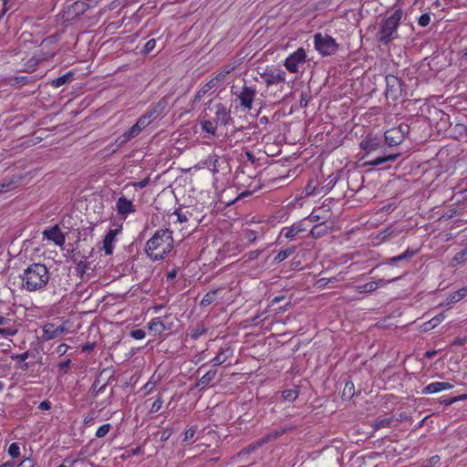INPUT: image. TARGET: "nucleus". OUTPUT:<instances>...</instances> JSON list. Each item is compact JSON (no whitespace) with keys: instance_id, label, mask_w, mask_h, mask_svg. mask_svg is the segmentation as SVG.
<instances>
[{"instance_id":"43","label":"nucleus","mask_w":467,"mask_h":467,"mask_svg":"<svg viewBox=\"0 0 467 467\" xmlns=\"http://www.w3.org/2000/svg\"><path fill=\"white\" fill-rule=\"evenodd\" d=\"M196 429L193 427L189 428L184 432L183 441H190L195 435Z\"/></svg>"},{"instance_id":"18","label":"nucleus","mask_w":467,"mask_h":467,"mask_svg":"<svg viewBox=\"0 0 467 467\" xmlns=\"http://www.w3.org/2000/svg\"><path fill=\"white\" fill-rule=\"evenodd\" d=\"M169 317L165 316L163 318L161 317H155L152 318L149 323V329L154 334V335H161L164 331L171 329V324H166L164 322L165 319H168Z\"/></svg>"},{"instance_id":"1","label":"nucleus","mask_w":467,"mask_h":467,"mask_svg":"<svg viewBox=\"0 0 467 467\" xmlns=\"http://www.w3.org/2000/svg\"><path fill=\"white\" fill-rule=\"evenodd\" d=\"M50 279V273L44 264L28 265L21 275L22 287L29 292L44 291Z\"/></svg>"},{"instance_id":"42","label":"nucleus","mask_w":467,"mask_h":467,"mask_svg":"<svg viewBox=\"0 0 467 467\" xmlns=\"http://www.w3.org/2000/svg\"><path fill=\"white\" fill-rule=\"evenodd\" d=\"M156 47V40L155 39H150L146 42V44L144 45V47H143V52L144 53H150V51H152Z\"/></svg>"},{"instance_id":"14","label":"nucleus","mask_w":467,"mask_h":467,"mask_svg":"<svg viewBox=\"0 0 467 467\" xmlns=\"http://www.w3.org/2000/svg\"><path fill=\"white\" fill-rule=\"evenodd\" d=\"M223 161L215 154L209 155L205 160L201 161L198 163L199 168H206L211 171L213 174L220 171L221 163Z\"/></svg>"},{"instance_id":"15","label":"nucleus","mask_w":467,"mask_h":467,"mask_svg":"<svg viewBox=\"0 0 467 467\" xmlns=\"http://www.w3.org/2000/svg\"><path fill=\"white\" fill-rule=\"evenodd\" d=\"M306 231V227L303 221L296 222L289 227H283L280 235L286 239L294 240L300 233Z\"/></svg>"},{"instance_id":"37","label":"nucleus","mask_w":467,"mask_h":467,"mask_svg":"<svg viewBox=\"0 0 467 467\" xmlns=\"http://www.w3.org/2000/svg\"><path fill=\"white\" fill-rule=\"evenodd\" d=\"M414 254L415 253L413 251H410V250L408 249L404 253L390 258V261L394 262V263L395 262H399V261H401V260H403L405 258H408V257H410V256L414 255Z\"/></svg>"},{"instance_id":"51","label":"nucleus","mask_w":467,"mask_h":467,"mask_svg":"<svg viewBox=\"0 0 467 467\" xmlns=\"http://www.w3.org/2000/svg\"><path fill=\"white\" fill-rule=\"evenodd\" d=\"M204 333V329L202 328H198V329H195L192 332L191 336L192 337H193L194 339L198 338L201 335H202Z\"/></svg>"},{"instance_id":"47","label":"nucleus","mask_w":467,"mask_h":467,"mask_svg":"<svg viewBox=\"0 0 467 467\" xmlns=\"http://www.w3.org/2000/svg\"><path fill=\"white\" fill-rule=\"evenodd\" d=\"M87 269V262L86 261H80L77 265V271L80 275H83Z\"/></svg>"},{"instance_id":"29","label":"nucleus","mask_w":467,"mask_h":467,"mask_svg":"<svg viewBox=\"0 0 467 467\" xmlns=\"http://www.w3.org/2000/svg\"><path fill=\"white\" fill-rule=\"evenodd\" d=\"M295 247L281 250L275 257V262L280 263L290 256L295 252Z\"/></svg>"},{"instance_id":"44","label":"nucleus","mask_w":467,"mask_h":467,"mask_svg":"<svg viewBox=\"0 0 467 467\" xmlns=\"http://www.w3.org/2000/svg\"><path fill=\"white\" fill-rule=\"evenodd\" d=\"M130 335L135 339H143L146 336V333L143 329H135L130 332Z\"/></svg>"},{"instance_id":"4","label":"nucleus","mask_w":467,"mask_h":467,"mask_svg":"<svg viewBox=\"0 0 467 467\" xmlns=\"http://www.w3.org/2000/svg\"><path fill=\"white\" fill-rule=\"evenodd\" d=\"M314 46L316 50L322 57L335 55L338 50V44L336 39L327 34L317 33L314 36Z\"/></svg>"},{"instance_id":"3","label":"nucleus","mask_w":467,"mask_h":467,"mask_svg":"<svg viewBox=\"0 0 467 467\" xmlns=\"http://www.w3.org/2000/svg\"><path fill=\"white\" fill-rule=\"evenodd\" d=\"M402 16V10L397 9L390 16L382 21L377 35V38L380 43L388 45L392 40L398 38V27Z\"/></svg>"},{"instance_id":"63","label":"nucleus","mask_w":467,"mask_h":467,"mask_svg":"<svg viewBox=\"0 0 467 467\" xmlns=\"http://www.w3.org/2000/svg\"><path fill=\"white\" fill-rule=\"evenodd\" d=\"M5 185H0V192H4Z\"/></svg>"},{"instance_id":"48","label":"nucleus","mask_w":467,"mask_h":467,"mask_svg":"<svg viewBox=\"0 0 467 467\" xmlns=\"http://www.w3.org/2000/svg\"><path fill=\"white\" fill-rule=\"evenodd\" d=\"M149 182H150V179L149 178H145L142 181L134 182L133 185L135 187H137V188L142 189V188L146 187L149 184Z\"/></svg>"},{"instance_id":"2","label":"nucleus","mask_w":467,"mask_h":467,"mask_svg":"<svg viewBox=\"0 0 467 467\" xmlns=\"http://www.w3.org/2000/svg\"><path fill=\"white\" fill-rule=\"evenodd\" d=\"M173 248L171 232L168 229H160L148 240L145 252L154 261L163 259Z\"/></svg>"},{"instance_id":"40","label":"nucleus","mask_w":467,"mask_h":467,"mask_svg":"<svg viewBox=\"0 0 467 467\" xmlns=\"http://www.w3.org/2000/svg\"><path fill=\"white\" fill-rule=\"evenodd\" d=\"M161 406H162V400L159 397L155 401H153V403L151 404L150 406V413H156L158 412L161 409Z\"/></svg>"},{"instance_id":"6","label":"nucleus","mask_w":467,"mask_h":467,"mask_svg":"<svg viewBox=\"0 0 467 467\" xmlns=\"http://www.w3.org/2000/svg\"><path fill=\"white\" fill-rule=\"evenodd\" d=\"M306 62V52L303 47L291 53L284 61V66L291 73H299Z\"/></svg>"},{"instance_id":"38","label":"nucleus","mask_w":467,"mask_h":467,"mask_svg":"<svg viewBox=\"0 0 467 467\" xmlns=\"http://www.w3.org/2000/svg\"><path fill=\"white\" fill-rule=\"evenodd\" d=\"M228 72L229 71H221L214 78H213L211 79V81H214V85H215V87H217L219 84L223 82V80L225 79L226 75L228 74Z\"/></svg>"},{"instance_id":"41","label":"nucleus","mask_w":467,"mask_h":467,"mask_svg":"<svg viewBox=\"0 0 467 467\" xmlns=\"http://www.w3.org/2000/svg\"><path fill=\"white\" fill-rule=\"evenodd\" d=\"M466 259H467V251L462 250L455 254L453 261L456 262L457 264H461V263L464 262Z\"/></svg>"},{"instance_id":"46","label":"nucleus","mask_w":467,"mask_h":467,"mask_svg":"<svg viewBox=\"0 0 467 467\" xmlns=\"http://www.w3.org/2000/svg\"><path fill=\"white\" fill-rule=\"evenodd\" d=\"M35 466V463L33 462L32 459L30 458H26L25 460H23L17 467H34Z\"/></svg>"},{"instance_id":"27","label":"nucleus","mask_w":467,"mask_h":467,"mask_svg":"<svg viewBox=\"0 0 467 467\" xmlns=\"http://www.w3.org/2000/svg\"><path fill=\"white\" fill-rule=\"evenodd\" d=\"M202 130L213 137L216 136L217 124L213 120H203L201 123Z\"/></svg>"},{"instance_id":"24","label":"nucleus","mask_w":467,"mask_h":467,"mask_svg":"<svg viewBox=\"0 0 467 467\" xmlns=\"http://www.w3.org/2000/svg\"><path fill=\"white\" fill-rule=\"evenodd\" d=\"M379 145L377 140L370 137H367L360 142V148L368 152L377 150Z\"/></svg>"},{"instance_id":"52","label":"nucleus","mask_w":467,"mask_h":467,"mask_svg":"<svg viewBox=\"0 0 467 467\" xmlns=\"http://www.w3.org/2000/svg\"><path fill=\"white\" fill-rule=\"evenodd\" d=\"M443 319H444V316L440 315V316L433 317L431 321L433 322V326H435L437 323L441 322Z\"/></svg>"},{"instance_id":"45","label":"nucleus","mask_w":467,"mask_h":467,"mask_svg":"<svg viewBox=\"0 0 467 467\" xmlns=\"http://www.w3.org/2000/svg\"><path fill=\"white\" fill-rule=\"evenodd\" d=\"M244 238L249 242L253 243L256 240V233L253 230H247L244 233Z\"/></svg>"},{"instance_id":"58","label":"nucleus","mask_w":467,"mask_h":467,"mask_svg":"<svg viewBox=\"0 0 467 467\" xmlns=\"http://www.w3.org/2000/svg\"><path fill=\"white\" fill-rule=\"evenodd\" d=\"M436 354L435 351H428L426 352V357H428L429 358H432L434 355Z\"/></svg>"},{"instance_id":"8","label":"nucleus","mask_w":467,"mask_h":467,"mask_svg":"<svg viewBox=\"0 0 467 467\" xmlns=\"http://www.w3.org/2000/svg\"><path fill=\"white\" fill-rule=\"evenodd\" d=\"M408 132V127H393L385 132V140L388 145L389 146H396L400 144L404 138L406 133Z\"/></svg>"},{"instance_id":"49","label":"nucleus","mask_w":467,"mask_h":467,"mask_svg":"<svg viewBox=\"0 0 467 467\" xmlns=\"http://www.w3.org/2000/svg\"><path fill=\"white\" fill-rule=\"evenodd\" d=\"M38 408L42 410H48L51 409V403L48 400L42 401Z\"/></svg>"},{"instance_id":"16","label":"nucleus","mask_w":467,"mask_h":467,"mask_svg":"<svg viewBox=\"0 0 467 467\" xmlns=\"http://www.w3.org/2000/svg\"><path fill=\"white\" fill-rule=\"evenodd\" d=\"M398 279H399V277L392 278L390 280H385V279L381 278V279H379L376 281H371V282L366 283L364 285H358L357 287V290L359 293H370V292L377 290L379 287L385 286L388 284L394 282Z\"/></svg>"},{"instance_id":"21","label":"nucleus","mask_w":467,"mask_h":467,"mask_svg":"<svg viewBox=\"0 0 467 467\" xmlns=\"http://www.w3.org/2000/svg\"><path fill=\"white\" fill-rule=\"evenodd\" d=\"M10 320L5 317L0 316V336L13 337L16 334L17 330L7 327Z\"/></svg>"},{"instance_id":"12","label":"nucleus","mask_w":467,"mask_h":467,"mask_svg":"<svg viewBox=\"0 0 467 467\" xmlns=\"http://www.w3.org/2000/svg\"><path fill=\"white\" fill-rule=\"evenodd\" d=\"M121 227L122 226L119 225L115 229H110L105 235L103 240V250L107 255L112 254L116 243V236L120 233Z\"/></svg>"},{"instance_id":"19","label":"nucleus","mask_w":467,"mask_h":467,"mask_svg":"<svg viewBox=\"0 0 467 467\" xmlns=\"http://www.w3.org/2000/svg\"><path fill=\"white\" fill-rule=\"evenodd\" d=\"M43 234L47 240L52 241L57 245L61 246L65 243V236L57 225L46 229Z\"/></svg>"},{"instance_id":"25","label":"nucleus","mask_w":467,"mask_h":467,"mask_svg":"<svg viewBox=\"0 0 467 467\" xmlns=\"http://www.w3.org/2000/svg\"><path fill=\"white\" fill-rule=\"evenodd\" d=\"M232 356V351L230 349H223L221 352L215 356L212 362L213 366H219L224 363L230 357Z\"/></svg>"},{"instance_id":"56","label":"nucleus","mask_w":467,"mask_h":467,"mask_svg":"<svg viewBox=\"0 0 467 467\" xmlns=\"http://www.w3.org/2000/svg\"><path fill=\"white\" fill-rule=\"evenodd\" d=\"M258 254H259V252H258V251L251 252V253H250V256H249V257H250L251 259H254V258L257 257Z\"/></svg>"},{"instance_id":"30","label":"nucleus","mask_w":467,"mask_h":467,"mask_svg":"<svg viewBox=\"0 0 467 467\" xmlns=\"http://www.w3.org/2000/svg\"><path fill=\"white\" fill-rule=\"evenodd\" d=\"M70 79H71V74L67 73V74L54 79L51 84L55 88H59V87L65 85L66 83H67Z\"/></svg>"},{"instance_id":"33","label":"nucleus","mask_w":467,"mask_h":467,"mask_svg":"<svg viewBox=\"0 0 467 467\" xmlns=\"http://www.w3.org/2000/svg\"><path fill=\"white\" fill-rule=\"evenodd\" d=\"M110 428H111V425L109 423H105V424L101 425L96 431V437L97 438L105 437L110 431Z\"/></svg>"},{"instance_id":"23","label":"nucleus","mask_w":467,"mask_h":467,"mask_svg":"<svg viewBox=\"0 0 467 467\" xmlns=\"http://www.w3.org/2000/svg\"><path fill=\"white\" fill-rule=\"evenodd\" d=\"M216 376V370L211 369L207 371L199 380L197 383V387L201 389L206 388L214 379Z\"/></svg>"},{"instance_id":"13","label":"nucleus","mask_w":467,"mask_h":467,"mask_svg":"<svg viewBox=\"0 0 467 467\" xmlns=\"http://www.w3.org/2000/svg\"><path fill=\"white\" fill-rule=\"evenodd\" d=\"M213 109L214 110V118L213 120L217 125H226L231 119L230 109L226 106L219 103L214 105Z\"/></svg>"},{"instance_id":"62","label":"nucleus","mask_w":467,"mask_h":467,"mask_svg":"<svg viewBox=\"0 0 467 467\" xmlns=\"http://www.w3.org/2000/svg\"><path fill=\"white\" fill-rule=\"evenodd\" d=\"M4 387H5L4 383L0 382V391L3 390Z\"/></svg>"},{"instance_id":"32","label":"nucleus","mask_w":467,"mask_h":467,"mask_svg":"<svg viewBox=\"0 0 467 467\" xmlns=\"http://www.w3.org/2000/svg\"><path fill=\"white\" fill-rule=\"evenodd\" d=\"M395 159H396V155H388V156H384V157L376 158V159L370 161L369 164L373 165V166H377V165H380L386 161H393Z\"/></svg>"},{"instance_id":"36","label":"nucleus","mask_w":467,"mask_h":467,"mask_svg":"<svg viewBox=\"0 0 467 467\" xmlns=\"http://www.w3.org/2000/svg\"><path fill=\"white\" fill-rule=\"evenodd\" d=\"M297 391L295 389H286L283 392V398L285 400L293 401L297 398Z\"/></svg>"},{"instance_id":"34","label":"nucleus","mask_w":467,"mask_h":467,"mask_svg":"<svg viewBox=\"0 0 467 467\" xmlns=\"http://www.w3.org/2000/svg\"><path fill=\"white\" fill-rule=\"evenodd\" d=\"M8 454L12 458H17L20 455V447L17 443L13 442L9 445Z\"/></svg>"},{"instance_id":"17","label":"nucleus","mask_w":467,"mask_h":467,"mask_svg":"<svg viewBox=\"0 0 467 467\" xmlns=\"http://www.w3.org/2000/svg\"><path fill=\"white\" fill-rule=\"evenodd\" d=\"M116 208L118 213L123 218H126L129 214L135 212L133 202L123 196L118 199Z\"/></svg>"},{"instance_id":"7","label":"nucleus","mask_w":467,"mask_h":467,"mask_svg":"<svg viewBox=\"0 0 467 467\" xmlns=\"http://www.w3.org/2000/svg\"><path fill=\"white\" fill-rule=\"evenodd\" d=\"M256 93L257 91L254 86L244 85L239 92H235V96L240 100V106L244 109L250 110L253 107Z\"/></svg>"},{"instance_id":"53","label":"nucleus","mask_w":467,"mask_h":467,"mask_svg":"<svg viewBox=\"0 0 467 467\" xmlns=\"http://www.w3.org/2000/svg\"><path fill=\"white\" fill-rule=\"evenodd\" d=\"M308 220L310 222H317L319 220V216L318 215H316L314 213H312L309 216H308Z\"/></svg>"},{"instance_id":"26","label":"nucleus","mask_w":467,"mask_h":467,"mask_svg":"<svg viewBox=\"0 0 467 467\" xmlns=\"http://www.w3.org/2000/svg\"><path fill=\"white\" fill-rule=\"evenodd\" d=\"M213 88H215L214 81L211 79L205 83L196 93L195 100H200L205 95H207Z\"/></svg>"},{"instance_id":"35","label":"nucleus","mask_w":467,"mask_h":467,"mask_svg":"<svg viewBox=\"0 0 467 467\" xmlns=\"http://www.w3.org/2000/svg\"><path fill=\"white\" fill-rule=\"evenodd\" d=\"M390 423H391V420L389 419V418H386V419H382V420H377L373 427H374V430H379L381 428H387V427H389L390 426Z\"/></svg>"},{"instance_id":"50","label":"nucleus","mask_w":467,"mask_h":467,"mask_svg":"<svg viewBox=\"0 0 467 467\" xmlns=\"http://www.w3.org/2000/svg\"><path fill=\"white\" fill-rule=\"evenodd\" d=\"M315 189H316V185H313V182H310L306 187V192L307 195H311L314 193L315 192Z\"/></svg>"},{"instance_id":"59","label":"nucleus","mask_w":467,"mask_h":467,"mask_svg":"<svg viewBox=\"0 0 467 467\" xmlns=\"http://www.w3.org/2000/svg\"><path fill=\"white\" fill-rule=\"evenodd\" d=\"M168 277L171 278V279L174 278L175 277V272H172V273L169 274Z\"/></svg>"},{"instance_id":"22","label":"nucleus","mask_w":467,"mask_h":467,"mask_svg":"<svg viewBox=\"0 0 467 467\" xmlns=\"http://www.w3.org/2000/svg\"><path fill=\"white\" fill-rule=\"evenodd\" d=\"M465 296H467V286L462 287L458 291L450 294L449 296L446 298L445 305L450 306L451 304L457 303L460 300L463 299Z\"/></svg>"},{"instance_id":"11","label":"nucleus","mask_w":467,"mask_h":467,"mask_svg":"<svg viewBox=\"0 0 467 467\" xmlns=\"http://www.w3.org/2000/svg\"><path fill=\"white\" fill-rule=\"evenodd\" d=\"M263 78L265 81L266 86H272V85H277L280 83H285V78H286V74L283 69L276 68V69L265 72L263 75Z\"/></svg>"},{"instance_id":"5","label":"nucleus","mask_w":467,"mask_h":467,"mask_svg":"<svg viewBox=\"0 0 467 467\" xmlns=\"http://www.w3.org/2000/svg\"><path fill=\"white\" fill-rule=\"evenodd\" d=\"M153 114L154 112L151 111L143 114L130 129L118 139L119 145L125 144L131 139L137 137L150 124L153 119Z\"/></svg>"},{"instance_id":"39","label":"nucleus","mask_w":467,"mask_h":467,"mask_svg":"<svg viewBox=\"0 0 467 467\" xmlns=\"http://www.w3.org/2000/svg\"><path fill=\"white\" fill-rule=\"evenodd\" d=\"M431 22V16L429 13L421 15L418 19V24L420 26H427Z\"/></svg>"},{"instance_id":"64","label":"nucleus","mask_w":467,"mask_h":467,"mask_svg":"<svg viewBox=\"0 0 467 467\" xmlns=\"http://www.w3.org/2000/svg\"><path fill=\"white\" fill-rule=\"evenodd\" d=\"M57 467H66V466H65L64 464H60V465H59V466H57Z\"/></svg>"},{"instance_id":"55","label":"nucleus","mask_w":467,"mask_h":467,"mask_svg":"<svg viewBox=\"0 0 467 467\" xmlns=\"http://www.w3.org/2000/svg\"><path fill=\"white\" fill-rule=\"evenodd\" d=\"M18 358L21 359V360H26L27 358H28V354L27 352H24L22 353L21 355L18 356Z\"/></svg>"},{"instance_id":"60","label":"nucleus","mask_w":467,"mask_h":467,"mask_svg":"<svg viewBox=\"0 0 467 467\" xmlns=\"http://www.w3.org/2000/svg\"><path fill=\"white\" fill-rule=\"evenodd\" d=\"M64 348H66V345H64V344H63V345H60V346L58 347V350H59V351L64 350Z\"/></svg>"},{"instance_id":"20","label":"nucleus","mask_w":467,"mask_h":467,"mask_svg":"<svg viewBox=\"0 0 467 467\" xmlns=\"http://www.w3.org/2000/svg\"><path fill=\"white\" fill-rule=\"evenodd\" d=\"M453 388V385L449 382H432L427 385L422 389V394H434L443 390H448Z\"/></svg>"},{"instance_id":"10","label":"nucleus","mask_w":467,"mask_h":467,"mask_svg":"<svg viewBox=\"0 0 467 467\" xmlns=\"http://www.w3.org/2000/svg\"><path fill=\"white\" fill-rule=\"evenodd\" d=\"M67 332L64 326H55L52 323L46 324L42 328V338L46 341L59 337Z\"/></svg>"},{"instance_id":"54","label":"nucleus","mask_w":467,"mask_h":467,"mask_svg":"<svg viewBox=\"0 0 467 467\" xmlns=\"http://www.w3.org/2000/svg\"><path fill=\"white\" fill-rule=\"evenodd\" d=\"M14 462L8 461L0 465V467H14Z\"/></svg>"},{"instance_id":"9","label":"nucleus","mask_w":467,"mask_h":467,"mask_svg":"<svg viewBox=\"0 0 467 467\" xmlns=\"http://www.w3.org/2000/svg\"><path fill=\"white\" fill-rule=\"evenodd\" d=\"M88 8L87 3L83 1H77L74 4L67 6L63 12V18L67 21L73 20L75 17L85 13Z\"/></svg>"},{"instance_id":"31","label":"nucleus","mask_w":467,"mask_h":467,"mask_svg":"<svg viewBox=\"0 0 467 467\" xmlns=\"http://www.w3.org/2000/svg\"><path fill=\"white\" fill-rule=\"evenodd\" d=\"M189 213L188 212H182V210L175 211L171 216L176 217V223H183L189 221Z\"/></svg>"},{"instance_id":"28","label":"nucleus","mask_w":467,"mask_h":467,"mask_svg":"<svg viewBox=\"0 0 467 467\" xmlns=\"http://www.w3.org/2000/svg\"><path fill=\"white\" fill-rule=\"evenodd\" d=\"M218 290L209 291L201 300V306H207L215 301Z\"/></svg>"},{"instance_id":"57","label":"nucleus","mask_w":467,"mask_h":467,"mask_svg":"<svg viewBox=\"0 0 467 467\" xmlns=\"http://www.w3.org/2000/svg\"><path fill=\"white\" fill-rule=\"evenodd\" d=\"M144 388H145V389H149V391H150V390L152 389V388H153V384H152V383H150V382H148V383H146V384L144 385Z\"/></svg>"},{"instance_id":"61","label":"nucleus","mask_w":467,"mask_h":467,"mask_svg":"<svg viewBox=\"0 0 467 467\" xmlns=\"http://www.w3.org/2000/svg\"><path fill=\"white\" fill-rule=\"evenodd\" d=\"M64 348H66V345H64V344H63V345H60V346L58 347V350H59V351L64 350Z\"/></svg>"}]
</instances>
